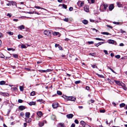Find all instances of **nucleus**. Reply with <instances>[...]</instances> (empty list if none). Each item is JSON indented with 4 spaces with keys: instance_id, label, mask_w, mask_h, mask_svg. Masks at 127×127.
Here are the masks:
<instances>
[{
    "instance_id": "1",
    "label": "nucleus",
    "mask_w": 127,
    "mask_h": 127,
    "mask_svg": "<svg viewBox=\"0 0 127 127\" xmlns=\"http://www.w3.org/2000/svg\"><path fill=\"white\" fill-rule=\"evenodd\" d=\"M108 7V5L106 3L102 4L100 5L99 10L101 11H105Z\"/></svg>"
},
{
    "instance_id": "2",
    "label": "nucleus",
    "mask_w": 127,
    "mask_h": 127,
    "mask_svg": "<svg viewBox=\"0 0 127 127\" xmlns=\"http://www.w3.org/2000/svg\"><path fill=\"white\" fill-rule=\"evenodd\" d=\"M62 97L64 99L69 100L75 101L76 100V98L73 96H67L65 95H63Z\"/></svg>"
},
{
    "instance_id": "3",
    "label": "nucleus",
    "mask_w": 127,
    "mask_h": 127,
    "mask_svg": "<svg viewBox=\"0 0 127 127\" xmlns=\"http://www.w3.org/2000/svg\"><path fill=\"white\" fill-rule=\"evenodd\" d=\"M45 123L46 124L47 121L45 120H43L41 121H39L38 123V125L39 127H41L44 126Z\"/></svg>"
},
{
    "instance_id": "4",
    "label": "nucleus",
    "mask_w": 127,
    "mask_h": 127,
    "mask_svg": "<svg viewBox=\"0 0 127 127\" xmlns=\"http://www.w3.org/2000/svg\"><path fill=\"white\" fill-rule=\"evenodd\" d=\"M44 33L45 35L49 37L51 36V34L50 31L48 30H45L44 32Z\"/></svg>"
},
{
    "instance_id": "5",
    "label": "nucleus",
    "mask_w": 127,
    "mask_h": 127,
    "mask_svg": "<svg viewBox=\"0 0 127 127\" xmlns=\"http://www.w3.org/2000/svg\"><path fill=\"white\" fill-rule=\"evenodd\" d=\"M84 2L83 1H81L79 0L77 3V4L80 7H82L84 5Z\"/></svg>"
},
{
    "instance_id": "6",
    "label": "nucleus",
    "mask_w": 127,
    "mask_h": 127,
    "mask_svg": "<svg viewBox=\"0 0 127 127\" xmlns=\"http://www.w3.org/2000/svg\"><path fill=\"white\" fill-rule=\"evenodd\" d=\"M107 42L109 43L114 44L116 45L117 44L116 42L110 39L107 40Z\"/></svg>"
},
{
    "instance_id": "7",
    "label": "nucleus",
    "mask_w": 127,
    "mask_h": 127,
    "mask_svg": "<svg viewBox=\"0 0 127 127\" xmlns=\"http://www.w3.org/2000/svg\"><path fill=\"white\" fill-rule=\"evenodd\" d=\"M58 106V103L57 102H55L52 104V107L54 108H57Z\"/></svg>"
},
{
    "instance_id": "8",
    "label": "nucleus",
    "mask_w": 127,
    "mask_h": 127,
    "mask_svg": "<svg viewBox=\"0 0 127 127\" xmlns=\"http://www.w3.org/2000/svg\"><path fill=\"white\" fill-rule=\"evenodd\" d=\"M114 8V6L113 5V4H111L109 6L108 8L109 11H111Z\"/></svg>"
},
{
    "instance_id": "9",
    "label": "nucleus",
    "mask_w": 127,
    "mask_h": 127,
    "mask_svg": "<svg viewBox=\"0 0 127 127\" xmlns=\"http://www.w3.org/2000/svg\"><path fill=\"white\" fill-rule=\"evenodd\" d=\"M0 95L4 96H7L9 95V94L7 93H2L0 92Z\"/></svg>"
},
{
    "instance_id": "10",
    "label": "nucleus",
    "mask_w": 127,
    "mask_h": 127,
    "mask_svg": "<svg viewBox=\"0 0 127 127\" xmlns=\"http://www.w3.org/2000/svg\"><path fill=\"white\" fill-rule=\"evenodd\" d=\"M73 116V115L72 114H67L66 115V117L68 119H71Z\"/></svg>"
},
{
    "instance_id": "11",
    "label": "nucleus",
    "mask_w": 127,
    "mask_h": 127,
    "mask_svg": "<svg viewBox=\"0 0 127 127\" xmlns=\"http://www.w3.org/2000/svg\"><path fill=\"white\" fill-rule=\"evenodd\" d=\"M121 86L122 87V88L124 90H127V88L126 87L125 84L124 83H122V84Z\"/></svg>"
},
{
    "instance_id": "12",
    "label": "nucleus",
    "mask_w": 127,
    "mask_h": 127,
    "mask_svg": "<svg viewBox=\"0 0 127 127\" xmlns=\"http://www.w3.org/2000/svg\"><path fill=\"white\" fill-rule=\"evenodd\" d=\"M28 104L30 106L32 105H35L36 104L35 102L31 101L29 102H28Z\"/></svg>"
},
{
    "instance_id": "13",
    "label": "nucleus",
    "mask_w": 127,
    "mask_h": 127,
    "mask_svg": "<svg viewBox=\"0 0 127 127\" xmlns=\"http://www.w3.org/2000/svg\"><path fill=\"white\" fill-rule=\"evenodd\" d=\"M84 10L86 12H88L89 11V7L87 6H85L84 7Z\"/></svg>"
},
{
    "instance_id": "14",
    "label": "nucleus",
    "mask_w": 127,
    "mask_h": 127,
    "mask_svg": "<svg viewBox=\"0 0 127 127\" xmlns=\"http://www.w3.org/2000/svg\"><path fill=\"white\" fill-rule=\"evenodd\" d=\"M114 81L117 84L119 85V86H121V85L122 84V83H122V82H121L119 81H117L116 80H114Z\"/></svg>"
},
{
    "instance_id": "15",
    "label": "nucleus",
    "mask_w": 127,
    "mask_h": 127,
    "mask_svg": "<svg viewBox=\"0 0 127 127\" xmlns=\"http://www.w3.org/2000/svg\"><path fill=\"white\" fill-rule=\"evenodd\" d=\"M25 108V107L24 106H20L19 107V109L21 110H23Z\"/></svg>"
},
{
    "instance_id": "16",
    "label": "nucleus",
    "mask_w": 127,
    "mask_h": 127,
    "mask_svg": "<svg viewBox=\"0 0 127 127\" xmlns=\"http://www.w3.org/2000/svg\"><path fill=\"white\" fill-rule=\"evenodd\" d=\"M117 4L119 7H123L122 4L120 2H117Z\"/></svg>"
},
{
    "instance_id": "17",
    "label": "nucleus",
    "mask_w": 127,
    "mask_h": 127,
    "mask_svg": "<svg viewBox=\"0 0 127 127\" xmlns=\"http://www.w3.org/2000/svg\"><path fill=\"white\" fill-rule=\"evenodd\" d=\"M37 114L39 117H41L43 115V114L42 112H38L37 113Z\"/></svg>"
},
{
    "instance_id": "18",
    "label": "nucleus",
    "mask_w": 127,
    "mask_h": 127,
    "mask_svg": "<svg viewBox=\"0 0 127 127\" xmlns=\"http://www.w3.org/2000/svg\"><path fill=\"white\" fill-rule=\"evenodd\" d=\"M18 28L20 29V30H22L25 28V26L23 25H21L18 27Z\"/></svg>"
},
{
    "instance_id": "19",
    "label": "nucleus",
    "mask_w": 127,
    "mask_h": 127,
    "mask_svg": "<svg viewBox=\"0 0 127 127\" xmlns=\"http://www.w3.org/2000/svg\"><path fill=\"white\" fill-rule=\"evenodd\" d=\"M26 122L27 123H29L31 122V118L29 119H25Z\"/></svg>"
},
{
    "instance_id": "20",
    "label": "nucleus",
    "mask_w": 127,
    "mask_h": 127,
    "mask_svg": "<svg viewBox=\"0 0 127 127\" xmlns=\"http://www.w3.org/2000/svg\"><path fill=\"white\" fill-rule=\"evenodd\" d=\"M82 23L86 25L88 24V21L86 20H84L83 21Z\"/></svg>"
},
{
    "instance_id": "21",
    "label": "nucleus",
    "mask_w": 127,
    "mask_h": 127,
    "mask_svg": "<svg viewBox=\"0 0 127 127\" xmlns=\"http://www.w3.org/2000/svg\"><path fill=\"white\" fill-rule=\"evenodd\" d=\"M30 115V113L29 112H26L25 114V116L28 118H29Z\"/></svg>"
},
{
    "instance_id": "22",
    "label": "nucleus",
    "mask_w": 127,
    "mask_h": 127,
    "mask_svg": "<svg viewBox=\"0 0 127 127\" xmlns=\"http://www.w3.org/2000/svg\"><path fill=\"white\" fill-rule=\"evenodd\" d=\"M91 66L93 67V68H95L98 69L97 66L96 65V64H95L94 65H92L91 64Z\"/></svg>"
},
{
    "instance_id": "23",
    "label": "nucleus",
    "mask_w": 127,
    "mask_h": 127,
    "mask_svg": "<svg viewBox=\"0 0 127 127\" xmlns=\"http://www.w3.org/2000/svg\"><path fill=\"white\" fill-rule=\"evenodd\" d=\"M11 89L12 90L14 91H17V89L16 87H12Z\"/></svg>"
},
{
    "instance_id": "24",
    "label": "nucleus",
    "mask_w": 127,
    "mask_h": 127,
    "mask_svg": "<svg viewBox=\"0 0 127 127\" xmlns=\"http://www.w3.org/2000/svg\"><path fill=\"white\" fill-rule=\"evenodd\" d=\"M10 4H11L12 5H15L16 4V3L13 1H9Z\"/></svg>"
},
{
    "instance_id": "25",
    "label": "nucleus",
    "mask_w": 127,
    "mask_h": 127,
    "mask_svg": "<svg viewBox=\"0 0 127 127\" xmlns=\"http://www.w3.org/2000/svg\"><path fill=\"white\" fill-rule=\"evenodd\" d=\"M80 123L81 125L83 127H84V126L86 124L85 122L84 121H82L80 122Z\"/></svg>"
},
{
    "instance_id": "26",
    "label": "nucleus",
    "mask_w": 127,
    "mask_h": 127,
    "mask_svg": "<svg viewBox=\"0 0 127 127\" xmlns=\"http://www.w3.org/2000/svg\"><path fill=\"white\" fill-rule=\"evenodd\" d=\"M126 104L124 103H122L120 104V106L121 107H122L125 106Z\"/></svg>"
},
{
    "instance_id": "27",
    "label": "nucleus",
    "mask_w": 127,
    "mask_h": 127,
    "mask_svg": "<svg viewBox=\"0 0 127 127\" xmlns=\"http://www.w3.org/2000/svg\"><path fill=\"white\" fill-rule=\"evenodd\" d=\"M5 81H2L0 82V85H3L5 84Z\"/></svg>"
},
{
    "instance_id": "28",
    "label": "nucleus",
    "mask_w": 127,
    "mask_h": 127,
    "mask_svg": "<svg viewBox=\"0 0 127 127\" xmlns=\"http://www.w3.org/2000/svg\"><path fill=\"white\" fill-rule=\"evenodd\" d=\"M101 33L103 34H105L106 35L109 34V33L108 32H101Z\"/></svg>"
},
{
    "instance_id": "29",
    "label": "nucleus",
    "mask_w": 127,
    "mask_h": 127,
    "mask_svg": "<svg viewBox=\"0 0 127 127\" xmlns=\"http://www.w3.org/2000/svg\"><path fill=\"white\" fill-rule=\"evenodd\" d=\"M59 32H54L53 33V34L54 35L56 36L59 34Z\"/></svg>"
},
{
    "instance_id": "30",
    "label": "nucleus",
    "mask_w": 127,
    "mask_h": 127,
    "mask_svg": "<svg viewBox=\"0 0 127 127\" xmlns=\"http://www.w3.org/2000/svg\"><path fill=\"white\" fill-rule=\"evenodd\" d=\"M21 48H27L26 46L23 44H22L21 45Z\"/></svg>"
},
{
    "instance_id": "31",
    "label": "nucleus",
    "mask_w": 127,
    "mask_h": 127,
    "mask_svg": "<svg viewBox=\"0 0 127 127\" xmlns=\"http://www.w3.org/2000/svg\"><path fill=\"white\" fill-rule=\"evenodd\" d=\"M57 94L60 95H61L62 94V92L60 91H58L57 92Z\"/></svg>"
},
{
    "instance_id": "32",
    "label": "nucleus",
    "mask_w": 127,
    "mask_h": 127,
    "mask_svg": "<svg viewBox=\"0 0 127 127\" xmlns=\"http://www.w3.org/2000/svg\"><path fill=\"white\" fill-rule=\"evenodd\" d=\"M19 87L21 91H23L24 88L23 86H20Z\"/></svg>"
},
{
    "instance_id": "33",
    "label": "nucleus",
    "mask_w": 127,
    "mask_h": 127,
    "mask_svg": "<svg viewBox=\"0 0 127 127\" xmlns=\"http://www.w3.org/2000/svg\"><path fill=\"white\" fill-rule=\"evenodd\" d=\"M31 95L32 96H34L35 95V92L34 91H32L31 93Z\"/></svg>"
},
{
    "instance_id": "34",
    "label": "nucleus",
    "mask_w": 127,
    "mask_h": 127,
    "mask_svg": "<svg viewBox=\"0 0 127 127\" xmlns=\"http://www.w3.org/2000/svg\"><path fill=\"white\" fill-rule=\"evenodd\" d=\"M89 55L92 56H94L95 55V53H90L89 54Z\"/></svg>"
},
{
    "instance_id": "35",
    "label": "nucleus",
    "mask_w": 127,
    "mask_h": 127,
    "mask_svg": "<svg viewBox=\"0 0 127 127\" xmlns=\"http://www.w3.org/2000/svg\"><path fill=\"white\" fill-rule=\"evenodd\" d=\"M13 56L16 58H18V55L16 54H13Z\"/></svg>"
},
{
    "instance_id": "36",
    "label": "nucleus",
    "mask_w": 127,
    "mask_h": 127,
    "mask_svg": "<svg viewBox=\"0 0 127 127\" xmlns=\"http://www.w3.org/2000/svg\"><path fill=\"white\" fill-rule=\"evenodd\" d=\"M96 74L97 76L99 77H100V78H103L104 77V76L102 75H100L98 73H96Z\"/></svg>"
},
{
    "instance_id": "37",
    "label": "nucleus",
    "mask_w": 127,
    "mask_h": 127,
    "mask_svg": "<svg viewBox=\"0 0 127 127\" xmlns=\"http://www.w3.org/2000/svg\"><path fill=\"white\" fill-rule=\"evenodd\" d=\"M108 69H110L111 71H112L113 73H116V72L114 71L111 68H110V67H108Z\"/></svg>"
},
{
    "instance_id": "38",
    "label": "nucleus",
    "mask_w": 127,
    "mask_h": 127,
    "mask_svg": "<svg viewBox=\"0 0 127 127\" xmlns=\"http://www.w3.org/2000/svg\"><path fill=\"white\" fill-rule=\"evenodd\" d=\"M18 37L19 39H20L21 38H22L23 37V36L20 34H19L18 35Z\"/></svg>"
},
{
    "instance_id": "39",
    "label": "nucleus",
    "mask_w": 127,
    "mask_h": 127,
    "mask_svg": "<svg viewBox=\"0 0 127 127\" xmlns=\"http://www.w3.org/2000/svg\"><path fill=\"white\" fill-rule=\"evenodd\" d=\"M7 33L11 35H13V33L11 32H7Z\"/></svg>"
},
{
    "instance_id": "40",
    "label": "nucleus",
    "mask_w": 127,
    "mask_h": 127,
    "mask_svg": "<svg viewBox=\"0 0 127 127\" xmlns=\"http://www.w3.org/2000/svg\"><path fill=\"white\" fill-rule=\"evenodd\" d=\"M95 39L96 40H101V41H104V40L103 39H102L100 38H95Z\"/></svg>"
},
{
    "instance_id": "41",
    "label": "nucleus",
    "mask_w": 127,
    "mask_h": 127,
    "mask_svg": "<svg viewBox=\"0 0 127 127\" xmlns=\"http://www.w3.org/2000/svg\"><path fill=\"white\" fill-rule=\"evenodd\" d=\"M115 57L117 59H118L120 58V56L119 55H116L115 56Z\"/></svg>"
},
{
    "instance_id": "42",
    "label": "nucleus",
    "mask_w": 127,
    "mask_h": 127,
    "mask_svg": "<svg viewBox=\"0 0 127 127\" xmlns=\"http://www.w3.org/2000/svg\"><path fill=\"white\" fill-rule=\"evenodd\" d=\"M62 6L65 9H66L67 8L66 5L64 4H63Z\"/></svg>"
},
{
    "instance_id": "43",
    "label": "nucleus",
    "mask_w": 127,
    "mask_h": 127,
    "mask_svg": "<svg viewBox=\"0 0 127 127\" xmlns=\"http://www.w3.org/2000/svg\"><path fill=\"white\" fill-rule=\"evenodd\" d=\"M84 127H90L89 125L86 124L84 126Z\"/></svg>"
},
{
    "instance_id": "44",
    "label": "nucleus",
    "mask_w": 127,
    "mask_h": 127,
    "mask_svg": "<svg viewBox=\"0 0 127 127\" xmlns=\"http://www.w3.org/2000/svg\"><path fill=\"white\" fill-rule=\"evenodd\" d=\"M80 81L79 80V81H76L75 82V84H79V83H80Z\"/></svg>"
},
{
    "instance_id": "45",
    "label": "nucleus",
    "mask_w": 127,
    "mask_h": 127,
    "mask_svg": "<svg viewBox=\"0 0 127 127\" xmlns=\"http://www.w3.org/2000/svg\"><path fill=\"white\" fill-rule=\"evenodd\" d=\"M120 32L121 33H126V32H125V31L123 30L122 29H121L120 30Z\"/></svg>"
},
{
    "instance_id": "46",
    "label": "nucleus",
    "mask_w": 127,
    "mask_h": 127,
    "mask_svg": "<svg viewBox=\"0 0 127 127\" xmlns=\"http://www.w3.org/2000/svg\"><path fill=\"white\" fill-rule=\"evenodd\" d=\"M64 21L66 22H68V18H65L63 20Z\"/></svg>"
},
{
    "instance_id": "47",
    "label": "nucleus",
    "mask_w": 127,
    "mask_h": 127,
    "mask_svg": "<svg viewBox=\"0 0 127 127\" xmlns=\"http://www.w3.org/2000/svg\"><path fill=\"white\" fill-rule=\"evenodd\" d=\"M4 56L2 54H0V58H4Z\"/></svg>"
},
{
    "instance_id": "48",
    "label": "nucleus",
    "mask_w": 127,
    "mask_h": 127,
    "mask_svg": "<svg viewBox=\"0 0 127 127\" xmlns=\"http://www.w3.org/2000/svg\"><path fill=\"white\" fill-rule=\"evenodd\" d=\"M104 43L103 42H99L98 43V45L97 46V47H98V46L101 45V44H103Z\"/></svg>"
},
{
    "instance_id": "49",
    "label": "nucleus",
    "mask_w": 127,
    "mask_h": 127,
    "mask_svg": "<svg viewBox=\"0 0 127 127\" xmlns=\"http://www.w3.org/2000/svg\"><path fill=\"white\" fill-rule=\"evenodd\" d=\"M18 102L19 103H22L23 102V100L21 99H19L18 101Z\"/></svg>"
},
{
    "instance_id": "50",
    "label": "nucleus",
    "mask_w": 127,
    "mask_h": 127,
    "mask_svg": "<svg viewBox=\"0 0 127 127\" xmlns=\"http://www.w3.org/2000/svg\"><path fill=\"white\" fill-rule=\"evenodd\" d=\"M94 42L93 41L88 42V43L90 44H93L94 43Z\"/></svg>"
},
{
    "instance_id": "51",
    "label": "nucleus",
    "mask_w": 127,
    "mask_h": 127,
    "mask_svg": "<svg viewBox=\"0 0 127 127\" xmlns=\"http://www.w3.org/2000/svg\"><path fill=\"white\" fill-rule=\"evenodd\" d=\"M39 71L40 72H46L45 70H39Z\"/></svg>"
},
{
    "instance_id": "52",
    "label": "nucleus",
    "mask_w": 127,
    "mask_h": 127,
    "mask_svg": "<svg viewBox=\"0 0 127 127\" xmlns=\"http://www.w3.org/2000/svg\"><path fill=\"white\" fill-rule=\"evenodd\" d=\"M92 30H95V31H96V32H98L99 33V32L95 28H93L92 29Z\"/></svg>"
},
{
    "instance_id": "53",
    "label": "nucleus",
    "mask_w": 127,
    "mask_h": 127,
    "mask_svg": "<svg viewBox=\"0 0 127 127\" xmlns=\"http://www.w3.org/2000/svg\"><path fill=\"white\" fill-rule=\"evenodd\" d=\"M75 122L76 124H78L79 123V121L77 120L76 119L75 120Z\"/></svg>"
},
{
    "instance_id": "54",
    "label": "nucleus",
    "mask_w": 127,
    "mask_h": 127,
    "mask_svg": "<svg viewBox=\"0 0 127 127\" xmlns=\"http://www.w3.org/2000/svg\"><path fill=\"white\" fill-rule=\"evenodd\" d=\"M106 26L107 27H108L110 29H112L113 28V27L112 26H111L110 25H106Z\"/></svg>"
},
{
    "instance_id": "55",
    "label": "nucleus",
    "mask_w": 127,
    "mask_h": 127,
    "mask_svg": "<svg viewBox=\"0 0 127 127\" xmlns=\"http://www.w3.org/2000/svg\"><path fill=\"white\" fill-rule=\"evenodd\" d=\"M104 52L105 53V54L106 55L108 54V53L107 51L106 50H104Z\"/></svg>"
},
{
    "instance_id": "56",
    "label": "nucleus",
    "mask_w": 127,
    "mask_h": 127,
    "mask_svg": "<svg viewBox=\"0 0 127 127\" xmlns=\"http://www.w3.org/2000/svg\"><path fill=\"white\" fill-rule=\"evenodd\" d=\"M73 9V8L72 7H70L69 8V10L70 11H72Z\"/></svg>"
},
{
    "instance_id": "57",
    "label": "nucleus",
    "mask_w": 127,
    "mask_h": 127,
    "mask_svg": "<svg viewBox=\"0 0 127 127\" xmlns=\"http://www.w3.org/2000/svg\"><path fill=\"white\" fill-rule=\"evenodd\" d=\"M86 90H88L90 89V87L88 86H87L86 87Z\"/></svg>"
},
{
    "instance_id": "58",
    "label": "nucleus",
    "mask_w": 127,
    "mask_h": 127,
    "mask_svg": "<svg viewBox=\"0 0 127 127\" xmlns=\"http://www.w3.org/2000/svg\"><path fill=\"white\" fill-rule=\"evenodd\" d=\"M45 70H46V72H50L51 71V69H47Z\"/></svg>"
},
{
    "instance_id": "59",
    "label": "nucleus",
    "mask_w": 127,
    "mask_h": 127,
    "mask_svg": "<svg viewBox=\"0 0 127 127\" xmlns=\"http://www.w3.org/2000/svg\"><path fill=\"white\" fill-rule=\"evenodd\" d=\"M75 124L74 123L72 124L71 126V127H75Z\"/></svg>"
},
{
    "instance_id": "60",
    "label": "nucleus",
    "mask_w": 127,
    "mask_h": 127,
    "mask_svg": "<svg viewBox=\"0 0 127 127\" xmlns=\"http://www.w3.org/2000/svg\"><path fill=\"white\" fill-rule=\"evenodd\" d=\"M58 48L60 50H62V47L60 46L59 45L58 46Z\"/></svg>"
},
{
    "instance_id": "61",
    "label": "nucleus",
    "mask_w": 127,
    "mask_h": 127,
    "mask_svg": "<svg viewBox=\"0 0 127 127\" xmlns=\"http://www.w3.org/2000/svg\"><path fill=\"white\" fill-rule=\"evenodd\" d=\"M35 8H37V9H41V8L39 7V6H35Z\"/></svg>"
},
{
    "instance_id": "62",
    "label": "nucleus",
    "mask_w": 127,
    "mask_h": 127,
    "mask_svg": "<svg viewBox=\"0 0 127 127\" xmlns=\"http://www.w3.org/2000/svg\"><path fill=\"white\" fill-rule=\"evenodd\" d=\"M13 20L14 21L17 22L18 21V20L16 19H14Z\"/></svg>"
},
{
    "instance_id": "63",
    "label": "nucleus",
    "mask_w": 127,
    "mask_h": 127,
    "mask_svg": "<svg viewBox=\"0 0 127 127\" xmlns=\"http://www.w3.org/2000/svg\"><path fill=\"white\" fill-rule=\"evenodd\" d=\"M112 104L114 106H115L116 105V104L115 103L113 102H112Z\"/></svg>"
},
{
    "instance_id": "64",
    "label": "nucleus",
    "mask_w": 127,
    "mask_h": 127,
    "mask_svg": "<svg viewBox=\"0 0 127 127\" xmlns=\"http://www.w3.org/2000/svg\"><path fill=\"white\" fill-rule=\"evenodd\" d=\"M27 125V124L26 123H24V127H26Z\"/></svg>"
}]
</instances>
